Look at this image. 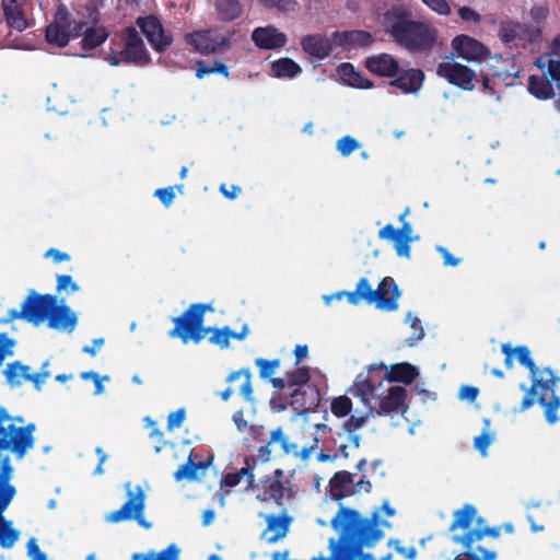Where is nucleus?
Listing matches in <instances>:
<instances>
[{"mask_svg":"<svg viewBox=\"0 0 560 560\" xmlns=\"http://www.w3.org/2000/svg\"><path fill=\"white\" fill-rule=\"evenodd\" d=\"M35 430L34 423L25 424L23 418L0 411V546L3 549L13 548L21 536L13 521L4 516L16 495V488L11 482L13 467L9 452L22 458L34 446Z\"/></svg>","mask_w":560,"mask_h":560,"instance_id":"1","label":"nucleus"},{"mask_svg":"<svg viewBox=\"0 0 560 560\" xmlns=\"http://www.w3.org/2000/svg\"><path fill=\"white\" fill-rule=\"evenodd\" d=\"M351 392L377 416L405 415L409 408L408 392L405 387L386 384L374 374H359Z\"/></svg>","mask_w":560,"mask_h":560,"instance_id":"2","label":"nucleus"},{"mask_svg":"<svg viewBox=\"0 0 560 560\" xmlns=\"http://www.w3.org/2000/svg\"><path fill=\"white\" fill-rule=\"evenodd\" d=\"M98 20L96 11L90 13L88 21L78 18H70L63 7H59L54 23L46 30V39L48 43L58 47L66 46L71 38L83 35L82 50L79 52L81 57H88V51L93 50L103 44L108 37V32L102 26H91Z\"/></svg>","mask_w":560,"mask_h":560,"instance_id":"3","label":"nucleus"},{"mask_svg":"<svg viewBox=\"0 0 560 560\" xmlns=\"http://www.w3.org/2000/svg\"><path fill=\"white\" fill-rule=\"evenodd\" d=\"M206 311H212L211 305L194 304L180 317L174 318L175 328L170 331V336L180 338L184 343L194 341L200 342L210 334L209 341L221 348H228L231 339L243 340L248 335L247 326H244L241 332H234L229 327L203 328V315Z\"/></svg>","mask_w":560,"mask_h":560,"instance_id":"4","label":"nucleus"},{"mask_svg":"<svg viewBox=\"0 0 560 560\" xmlns=\"http://www.w3.org/2000/svg\"><path fill=\"white\" fill-rule=\"evenodd\" d=\"M502 352L505 355V365L511 369L513 360L516 359L526 366L532 374L533 384L530 393L539 395V404L545 408V416L550 424L558 421L557 410L560 406V399L555 395V386L558 377L549 369H536L530 352L526 347L512 348L509 345L502 346Z\"/></svg>","mask_w":560,"mask_h":560,"instance_id":"5","label":"nucleus"},{"mask_svg":"<svg viewBox=\"0 0 560 560\" xmlns=\"http://www.w3.org/2000/svg\"><path fill=\"white\" fill-rule=\"evenodd\" d=\"M451 532L453 533V541L462 545L466 549L464 553L471 555L469 560H497V553L492 550L479 548L478 550L481 552V558L476 557L470 551L472 545L480 541L483 537H497L499 535L498 529L486 526L485 520L478 515L474 505L466 504L460 510L455 511Z\"/></svg>","mask_w":560,"mask_h":560,"instance_id":"6","label":"nucleus"},{"mask_svg":"<svg viewBox=\"0 0 560 560\" xmlns=\"http://www.w3.org/2000/svg\"><path fill=\"white\" fill-rule=\"evenodd\" d=\"M409 11L395 7L385 15V25L392 36L409 48H428L436 37V32L424 23L409 19Z\"/></svg>","mask_w":560,"mask_h":560,"instance_id":"7","label":"nucleus"},{"mask_svg":"<svg viewBox=\"0 0 560 560\" xmlns=\"http://www.w3.org/2000/svg\"><path fill=\"white\" fill-rule=\"evenodd\" d=\"M127 501L117 511L107 513L105 521L107 523H120L125 521L135 520L137 523L145 528L150 529L152 524L144 518L145 509V493L142 487L137 486L135 490H131L130 483H126Z\"/></svg>","mask_w":560,"mask_h":560,"instance_id":"8","label":"nucleus"},{"mask_svg":"<svg viewBox=\"0 0 560 560\" xmlns=\"http://www.w3.org/2000/svg\"><path fill=\"white\" fill-rule=\"evenodd\" d=\"M124 42V48L119 54L113 51L106 57L109 65L127 62L142 67L150 62V54L135 28L126 30Z\"/></svg>","mask_w":560,"mask_h":560,"instance_id":"9","label":"nucleus"},{"mask_svg":"<svg viewBox=\"0 0 560 560\" xmlns=\"http://www.w3.org/2000/svg\"><path fill=\"white\" fill-rule=\"evenodd\" d=\"M436 74L464 91L475 90L479 79L475 70L463 65L454 58H446L439 62L435 69Z\"/></svg>","mask_w":560,"mask_h":560,"instance_id":"10","label":"nucleus"},{"mask_svg":"<svg viewBox=\"0 0 560 560\" xmlns=\"http://www.w3.org/2000/svg\"><path fill=\"white\" fill-rule=\"evenodd\" d=\"M409 210L407 209L400 217L402 223L401 229L396 230L392 224L385 225L378 232L381 240L390 241L394 244L396 253L400 257L408 258L410 256V243L419 240V236L412 234V226L406 221Z\"/></svg>","mask_w":560,"mask_h":560,"instance_id":"11","label":"nucleus"},{"mask_svg":"<svg viewBox=\"0 0 560 560\" xmlns=\"http://www.w3.org/2000/svg\"><path fill=\"white\" fill-rule=\"evenodd\" d=\"M451 50L452 58L476 63L489 55V49L481 42L466 34L457 35L451 40Z\"/></svg>","mask_w":560,"mask_h":560,"instance_id":"12","label":"nucleus"},{"mask_svg":"<svg viewBox=\"0 0 560 560\" xmlns=\"http://www.w3.org/2000/svg\"><path fill=\"white\" fill-rule=\"evenodd\" d=\"M186 43L195 50L211 54L230 47L229 37L219 30H201L186 35Z\"/></svg>","mask_w":560,"mask_h":560,"instance_id":"13","label":"nucleus"},{"mask_svg":"<svg viewBox=\"0 0 560 560\" xmlns=\"http://www.w3.org/2000/svg\"><path fill=\"white\" fill-rule=\"evenodd\" d=\"M371 305L377 310L393 312L398 308L400 291L393 278H384L376 290L370 285Z\"/></svg>","mask_w":560,"mask_h":560,"instance_id":"14","label":"nucleus"},{"mask_svg":"<svg viewBox=\"0 0 560 560\" xmlns=\"http://www.w3.org/2000/svg\"><path fill=\"white\" fill-rule=\"evenodd\" d=\"M55 302L56 298L52 295H37L35 293H31L23 302L24 319L36 326L44 323L47 320L51 305Z\"/></svg>","mask_w":560,"mask_h":560,"instance_id":"15","label":"nucleus"},{"mask_svg":"<svg viewBox=\"0 0 560 560\" xmlns=\"http://www.w3.org/2000/svg\"><path fill=\"white\" fill-rule=\"evenodd\" d=\"M3 373L11 386H20L28 381L37 389H40L46 380L50 377V372L31 373V368L22 364L20 361L8 364Z\"/></svg>","mask_w":560,"mask_h":560,"instance_id":"16","label":"nucleus"},{"mask_svg":"<svg viewBox=\"0 0 560 560\" xmlns=\"http://www.w3.org/2000/svg\"><path fill=\"white\" fill-rule=\"evenodd\" d=\"M254 45L264 50H278L288 43V36L275 25L258 26L252 31Z\"/></svg>","mask_w":560,"mask_h":560,"instance_id":"17","label":"nucleus"},{"mask_svg":"<svg viewBox=\"0 0 560 560\" xmlns=\"http://www.w3.org/2000/svg\"><path fill=\"white\" fill-rule=\"evenodd\" d=\"M137 24L155 50L162 51L171 44V37L164 32L155 16L139 18Z\"/></svg>","mask_w":560,"mask_h":560,"instance_id":"18","label":"nucleus"},{"mask_svg":"<svg viewBox=\"0 0 560 560\" xmlns=\"http://www.w3.org/2000/svg\"><path fill=\"white\" fill-rule=\"evenodd\" d=\"M48 326L51 329L71 332L78 324L77 314L62 301L52 303L47 317Z\"/></svg>","mask_w":560,"mask_h":560,"instance_id":"19","label":"nucleus"},{"mask_svg":"<svg viewBox=\"0 0 560 560\" xmlns=\"http://www.w3.org/2000/svg\"><path fill=\"white\" fill-rule=\"evenodd\" d=\"M541 27L525 26L516 22L502 23L499 31V38L504 44H510L516 39L535 40L541 35Z\"/></svg>","mask_w":560,"mask_h":560,"instance_id":"20","label":"nucleus"},{"mask_svg":"<svg viewBox=\"0 0 560 560\" xmlns=\"http://www.w3.org/2000/svg\"><path fill=\"white\" fill-rule=\"evenodd\" d=\"M376 369L385 370V375L381 380H384V382L387 383L399 382L404 384H411L419 374L417 368L407 362L392 365H386L384 363H381L378 366L373 365L370 368L369 374H373V371Z\"/></svg>","mask_w":560,"mask_h":560,"instance_id":"21","label":"nucleus"},{"mask_svg":"<svg viewBox=\"0 0 560 560\" xmlns=\"http://www.w3.org/2000/svg\"><path fill=\"white\" fill-rule=\"evenodd\" d=\"M270 442L279 444L285 454L293 455L302 460H307L316 448L318 440L314 438L312 444L300 446L299 444L291 442L279 428L271 432Z\"/></svg>","mask_w":560,"mask_h":560,"instance_id":"22","label":"nucleus"},{"mask_svg":"<svg viewBox=\"0 0 560 560\" xmlns=\"http://www.w3.org/2000/svg\"><path fill=\"white\" fill-rule=\"evenodd\" d=\"M364 66L371 73L384 78L396 77L400 70L399 62L389 54L370 56Z\"/></svg>","mask_w":560,"mask_h":560,"instance_id":"23","label":"nucleus"},{"mask_svg":"<svg viewBox=\"0 0 560 560\" xmlns=\"http://www.w3.org/2000/svg\"><path fill=\"white\" fill-rule=\"evenodd\" d=\"M535 65L541 70L547 68V73L560 89V35L553 40L551 52L539 57Z\"/></svg>","mask_w":560,"mask_h":560,"instance_id":"24","label":"nucleus"},{"mask_svg":"<svg viewBox=\"0 0 560 560\" xmlns=\"http://www.w3.org/2000/svg\"><path fill=\"white\" fill-rule=\"evenodd\" d=\"M305 54L322 60L328 57L332 50L330 39L324 35H307L301 40Z\"/></svg>","mask_w":560,"mask_h":560,"instance_id":"25","label":"nucleus"},{"mask_svg":"<svg viewBox=\"0 0 560 560\" xmlns=\"http://www.w3.org/2000/svg\"><path fill=\"white\" fill-rule=\"evenodd\" d=\"M399 77L393 80L389 85L399 89L405 94L417 93L424 79L422 71L417 69H409L406 71H399Z\"/></svg>","mask_w":560,"mask_h":560,"instance_id":"26","label":"nucleus"},{"mask_svg":"<svg viewBox=\"0 0 560 560\" xmlns=\"http://www.w3.org/2000/svg\"><path fill=\"white\" fill-rule=\"evenodd\" d=\"M337 75L342 84L354 89L368 90L374 86L373 82L357 71L351 63H341L337 68Z\"/></svg>","mask_w":560,"mask_h":560,"instance_id":"27","label":"nucleus"},{"mask_svg":"<svg viewBox=\"0 0 560 560\" xmlns=\"http://www.w3.org/2000/svg\"><path fill=\"white\" fill-rule=\"evenodd\" d=\"M267 528L262 533V537L268 542H277L288 534L290 518L284 515H265Z\"/></svg>","mask_w":560,"mask_h":560,"instance_id":"28","label":"nucleus"},{"mask_svg":"<svg viewBox=\"0 0 560 560\" xmlns=\"http://www.w3.org/2000/svg\"><path fill=\"white\" fill-rule=\"evenodd\" d=\"M353 485V476L348 471H339L329 481V493L332 499H341L350 495Z\"/></svg>","mask_w":560,"mask_h":560,"instance_id":"29","label":"nucleus"},{"mask_svg":"<svg viewBox=\"0 0 560 560\" xmlns=\"http://www.w3.org/2000/svg\"><path fill=\"white\" fill-rule=\"evenodd\" d=\"M206 469L207 464L202 462H195L194 455L190 454L187 463L182 465L176 470V472L174 474V478L176 481H196L199 480L205 475Z\"/></svg>","mask_w":560,"mask_h":560,"instance_id":"30","label":"nucleus"},{"mask_svg":"<svg viewBox=\"0 0 560 560\" xmlns=\"http://www.w3.org/2000/svg\"><path fill=\"white\" fill-rule=\"evenodd\" d=\"M270 73L278 79H294L302 73V67L293 59L284 57L271 62Z\"/></svg>","mask_w":560,"mask_h":560,"instance_id":"31","label":"nucleus"},{"mask_svg":"<svg viewBox=\"0 0 560 560\" xmlns=\"http://www.w3.org/2000/svg\"><path fill=\"white\" fill-rule=\"evenodd\" d=\"M335 42L346 48L366 46L371 43V35L364 31H351L335 34Z\"/></svg>","mask_w":560,"mask_h":560,"instance_id":"32","label":"nucleus"},{"mask_svg":"<svg viewBox=\"0 0 560 560\" xmlns=\"http://www.w3.org/2000/svg\"><path fill=\"white\" fill-rule=\"evenodd\" d=\"M360 523L359 514L349 509H340L338 514L331 520V527L338 532H349L354 529Z\"/></svg>","mask_w":560,"mask_h":560,"instance_id":"33","label":"nucleus"},{"mask_svg":"<svg viewBox=\"0 0 560 560\" xmlns=\"http://www.w3.org/2000/svg\"><path fill=\"white\" fill-rule=\"evenodd\" d=\"M215 11L223 21H233L243 13L240 0H214Z\"/></svg>","mask_w":560,"mask_h":560,"instance_id":"34","label":"nucleus"},{"mask_svg":"<svg viewBox=\"0 0 560 560\" xmlns=\"http://www.w3.org/2000/svg\"><path fill=\"white\" fill-rule=\"evenodd\" d=\"M482 422V432L474 439V447L481 456L486 457L488 455V448L495 440V431L491 428L490 419L485 418Z\"/></svg>","mask_w":560,"mask_h":560,"instance_id":"35","label":"nucleus"},{"mask_svg":"<svg viewBox=\"0 0 560 560\" xmlns=\"http://www.w3.org/2000/svg\"><path fill=\"white\" fill-rule=\"evenodd\" d=\"M375 415V411L372 408H369V411L365 415H352L350 419L346 422L345 429L348 432L350 443L354 448L359 447L360 438L355 434H352V432L361 429L368 422V420L374 417Z\"/></svg>","mask_w":560,"mask_h":560,"instance_id":"36","label":"nucleus"},{"mask_svg":"<svg viewBox=\"0 0 560 560\" xmlns=\"http://www.w3.org/2000/svg\"><path fill=\"white\" fill-rule=\"evenodd\" d=\"M528 91L535 97L540 100H547L552 97L553 95L552 85L546 82L542 78H539L537 75L529 77Z\"/></svg>","mask_w":560,"mask_h":560,"instance_id":"37","label":"nucleus"},{"mask_svg":"<svg viewBox=\"0 0 560 560\" xmlns=\"http://www.w3.org/2000/svg\"><path fill=\"white\" fill-rule=\"evenodd\" d=\"M346 298L348 302L352 305H358L362 301L370 304L371 295H370V282L366 278H361L357 283L355 290L352 292H346Z\"/></svg>","mask_w":560,"mask_h":560,"instance_id":"38","label":"nucleus"},{"mask_svg":"<svg viewBox=\"0 0 560 560\" xmlns=\"http://www.w3.org/2000/svg\"><path fill=\"white\" fill-rule=\"evenodd\" d=\"M242 480L246 481L248 489L253 487L255 478L248 467H243L236 472L225 475L222 480V486L232 488L240 485Z\"/></svg>","mask_w":560,"mask_h":560,"instance_id":"39","label":"nucleus"},{"mask_svg":"<svg viewBox=\"0 0 560 560\" xmlns=\"http://www.w3.org/2000/svg\"><path fill=\"white\" fill-rule=\"evenodd\" d=\"M179 549L176 545H170L161 552L137 553L132 560H178Z\"/></svg>","mask_w":560,"mask_h":560,"instance_id":"40","label":"nucleus"},{"mask_svg":"<svg viewBox=\"0 0 560 560\" xmlns=\"http://www.w3.org/2000/svg\"><path fill=\"white\" fill-rule=\"evenodd\" d=\"M406 323L409 325L411 329V335L406 339V345L409 347H413L424 337V329L421 325V320L413 316L411 313H408L406 316Z\"/></svg>","mask_w":560,"mask_h":560,"instance_id":"41","label":"nucleus"},{"mask_svg":"<svg viewBox=\"0 0 560 560\" xmlns=\"http://www.w3.org/2000/svg\"><path fill=\"white\" fill-rule=\"evenodd\" d=\"M238 378H243V383L241 386V394L245 397V399L252 400L253 399V387H252L249 371L242 370V371L233 372L228 376L226 381L229 383H231Z\"/></svg>","mask_w":560,"mask_h":560,"instance_id":"42","label":"nucleus"},{"mask_svg":"<svg viewBox=\"0 0 560 560\" xmlns=\"http://www.w3.org/2000/svg\"><path fill=\"white\" fill-rule=\"evenodd\" d=\"M331 412L338 417L343 418L352 410V402L347 396H339L331 401Z\"/></svg>","mask_w":560,"mask_h":560,"instance_id":"43","label":"nucleus"},{"mask_svg":"<svg viewBox=\"0 0 560 560\" xmlns=\"http://www.w3.org/2000/svg\"><path fill=\"white\" fill-rule=\"evenodd\" d=\"M383 514L388 517H392L395 515V510L393 508H390L388 502H386V501L383 503V505L380 510H377L373 513L372 521H371L372 527H376V528H380V527L389 528L390 527V524L388 522L382 520Z\"/></svg>","mask_w":560,"mask_h":560,"instance_id":"44","label":"nucleus"},{"mask_svg":"<svg viewBox=\"0 0 560 560\" xmlns=\"http://www.w3.org/2000/svg\"><path fill=\"white\" fill-rule=\"evenodd\" d=\"M260 5L267 9H277L281 12H293L296 9L295 0H257Z\"/></svg>","mask_w":560,"mask_h":560,"instance_id":"45","label":"nucleus"},{"mask_svg":"<svg viewBox=\"0 0 560 560\" xmlns=\"http://www.w3.org/2000/svg\"><path fill=\"white\" fill-rule=\"evenodd\" d=\"M282 475L280 470H276L275 475L265 480V489L268 495L272 499H280L282 497V485L278 477Z\"/></svg>","mask_w":560,"mask_h":560,"instance_id":"46","label":"nucleus"},{"mask_svg":"<svg viewBox=\"0 0 560 560\" xmlns=\"http://www.w3.org/2000/svg\"><path fill=\"white\" fill-rule=\"evenodd\" d=\"M336 148L342 156H348L353 151L360 149L361 143L350 136H345L337 141Z\"/></svg>","mask_w":560,"mask_h":560,"instance_id":"47","label":"nucleus"},{"mask_svg":"<svg viewBox=\"0 0 560 560\" xmlns=\"http://www.w3.org/2000/svg\"><path fill=\"white\" fill-rule=\"evenodd\" d=\"M421 2L438 15L447 16L452 13V8L447 0H421Z\"/></svg>","mask_w":560,"mask_h":560,"instance_id":"48","label":"nucleus"},{"mask_svg":"<svg viewBox=\"0 0 560 560\" xmlns=\"http://www.w3.org/2000/svg\"><path fill=\"white\" fill-rule=\"evenodd\" d=\"M80 376L82 380L93 381V384L95 385V392H94L95 395L98 396V395H102L105 393V387H104L103 383L108 382L109 376H107V375L101 376L93 371L82 372Z\"/></svg>","mask_w":560,"mask_h":560,"instance_id":"49","label":"nucleus"},{"mask_svg":"<svg viewBox=\"0 0 560 560\" xmlns=\"http://www.w3.org/2000/svg\"><path fill=\"white\" fill-rule=\"evenodd\" d=\"M255 363L259 368V374L262 378H270L279 368V360L256 359Z\"/></svg>","mask_w":560,"mask_h":560,"instance_id":"50","label":"nucleus"},{"mask_svg":"<svg viewBox=\"0 0 560 560\" xmlns=\"http://www.w3.org/2000/svg\"><path fill=\"white\" fill-rule=\"evenodd\" d=\"M214 72L221 73L224 77L229 75V70H228L226 66H224L222 63H215L214 67H206L202 62H198L196 75L199 79H202L206 74H210V73H214Z\"/></svg>","mask_w":560,"mask_h":560,"instance_id":"51","label":"nucleus"},{"mask_svg":"<svg viewBox=\"0 0 560 560\" xmlns=\"http://www.w3.org/2000/svg\"><path fill=\"white\" fill-rule=\"evenodd\" d=\"M80 290L79 284L72 279L71 276L60 275L57 276V291L62 292H78Z\"/></svg>","mask_w":560,"mask_h":560,"instance_id":"52","label":"nucleus"},{"mask_svg":"<svg viewBox=\"0 0 560 560\" xmlns=\"http://www.w3.org/2000/svg\"><path fill=\"white\" fill-rule=\"evenodd\" d=\"M458 15L466 23L477 25L481 22L480 14L469 7L458 8Z\"/></svg>","mask_w":560,"mask_h":560,"instance_id":"53","label":"nucleus"},{"mask_svg":"<svg viewBox=\"0 0 560 560\" xmlns=\"http://www.w3.org/2000/svg\"><path fill=\"white\" fill-rule=\"evenodd\" d=\"M549 14V10L546 5H542V4H537V5H534L530 10V18L533 20V22L536 23L535 26H539L540 23H542L547 16Z\"/></svg>","mask_w":560,"mask_h":560,"instance_id":"54","label":"nucleus"},{"mask_svg":"<svg viewBox=\"0 0 560 560\" xmlns=\"http://www.w3.org/2000/svg\"><path fill=\"white\" fill-rule=\"evenodd\" d=\"M185 417H186V412H185V409H183V408L178 409L174 412H171L167 418V428L170 430L179 428L183 424Z\"/></svg>","mask_w":560,"mask_h":560,"instance_id":"55","label":"nucleus"},{"mask_svg":"<svg viewBox=\"0 0 560 560\" xmlns=\"http://www.w3.org/2000/svg\"><path fill=\"white\" fill-rule=\"evenodd\" d=\"M27 555L32 560H47V557L37 545L35 538H31L27 541Z\"/></svg>","mask_w":560,"mask_h":560,"instance_id":"56","label":"nucleus"},{"mask_svg":"<svg viewBox=\"0 0 560 560\" xmlns=\"http://www.w3.org/2000/svg\"><path fill=\"white\" fill-rule=\"evenodd\" d=\"M154 195L165 206H170L173 202L174 198H175V192H174V188L173 187L160 188V189L155 190Z\"/></svg>","mask_w":560,"mask_h":560,"instance_id":"57","label":"nucleus"},{"mask_svg":"<svg viewBox=\"0 0 560 560\" xmlns=\"http://www.w3.org/2000/svg\"><path fill=\"white\" fill-rule=\"evenodd\" d=\"M478 393L479 390L477 387L465 385L460 387L458 396L462 400L472 402L476 400Z\"/></svg>","mask_w":560,"mask_h":560,"instance_id":"58","label":"nucleus"},{"mask_svg":"<svg viewBox=\"0 0 560 560\" xmlns=\"http://www.w3.org/2000/svg\"><path fill=\"white\" fill-rule=\"evenodd\" d=\"M45 257L51 258L57 264L68 261L70 259V256L67 253L60 252L55 248L48 249L45 254Z\"/></svg>","mask_w":560,"mask_h":560,"instance_id":"59","label":"nucleus"},{"mask_svg":"<svg viewBox=\"0 0 560 560\" xmlns=\"http://www.w3.org/2000/svg\"><path fill=\"white\" fill-rule=\"evenodd\" d=\"M436 249L443 256L445 266L455 267L459 264V260L456 259L446 248L438 246Z\"/></svg>","mask_w":560,"mask_h":560,"instance_id":"60","label":"nucleus"},{"mask_svg":"<svg viewBox=\"0 0 560 560\" xmlns=\"http://www.w3.org/2000/svg\"><path fill=\"white\" fill-rule=\"evenodd\" d=\"M105 340L103 338H96L93 340L92 346H85L83 347V352L94 357L101 348L104 346Z\"/></svg>","mask_w":560,"mask_h":560,"instance_id":"61","label":"nucleus"},{"mask_svg":"<svg viewBox=\"0 0 560 560\" xmlns=\"http://www.w3.org/2000/svg\"><path fill=\"white\" fill-rule=\"evenodd\" d=\"M233 421L238 431L243 432L247 428V421L244 419L242 411H237L233 415Z\"/></svg>","mask_w":560,"mask_h":560,"instance_id":"62","label":"nucleus"},{"mask_svg":"<svg viewBox=\"0 0 560 560\" xmlns=\"http://www.w3.org/2000/svg\"><path fill=\"white\" fill-rule=\"evenodd\" d=\"M95 452L98 455L100 462H98L97 467L95 468L94 474L95 475H102L104 472L103 465H104V463L107 459V455L105 454V452L101 447H96Z\"/></svg>","mask_w":560,"mask_h":560,"instance_id":"63","label":"nucleus"},{"mask_svg":"<svg viewBox=\"0 0 560 560\" xmlns=\"http://www.w3.org/2000/svg\"><path fill=\"white\" fill-rule=\"evenodd\" d=\"M397 551L407 559L413 560L417 557V550L415 547H397Z\"/></svg>","mask_w":560,"mask_h":560,"instance_id":"64","label":"nucleus"}]
</instances>
